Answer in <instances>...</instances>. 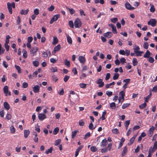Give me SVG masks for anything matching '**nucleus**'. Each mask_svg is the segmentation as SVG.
Wrapping results in <instances>:
<instances>
[{
	"label": "nucleus",
	"instance_id": "obj_10",
	"mask_svg": "<svg viewBox=\"0 0 157 157\" xmlns=\"http://www.w3.org/2000/svg\"><path fill=\"white\" fill-rule=\"evenodd\" d=\"M154 130L155 128L153 126H152L150 128L148 131V135L150 137H151L152 136Z\"/></svg>",
	"mask_w": 157,
	"mask_h": 157
},
{
	"label": "nucleus",
	"instance_id": "obj_1",
	"mask_svg": "<svg viewBox=\"0 0 157 157\" xmlns=\"http://www.w3.org/2000/svg\"><path fill=\"white\" fill-rule=\"evenodd\" d=\"M82 23L80 19L77 18L74 21V25L75 28H80L82 26Z\"/></svg>",
	"mask_w": 157,
	"mask_h": 157
},
{
	"label": "nucleus",
	"instance_id": "obj_13",
	"mask_svg": "<svg viewBox=\"0 0 157 157\" xmlns=\"http://www.w3.org/2000/svg\"><path fill=\"white\" fill-rule=\"evenodd\" d=\"M119 97H120V98H122L123 101L122 102H123L124 100V96H125V92H124L123 91H121L119 93Z\"/></svg>",
	"mask_w": 157,
	"mask_h": 157
},
{
	"label": "nucleus",
	"instance_id": "obj_54",
	"mask_svg": "<svg viewBox=\"0 0 157 157\" xmlns=\"http://www.w3.org/2000/svg\"><path fill=\"white\" fill-rule=\"evenodd\" d=\"M89 128L90 130H93L95 128L94 127L92 123L91 122L89 126Z\"/></svg>",
	"mask_w": 157,
	"mask_h": 157
},
{
	"label": "nucleus",
	"instance_id": "obj_48",
	"mask_svg": "<svg viewBox=\"0 0 157 157\" xmlns=\"http://www.w3.org/2000/svg\"><path fill=\"white\" fill-rule=\"evenodd\" d=\"M58 40L57 38L56 37H54L52 44L53 45H55L58 43Z\"/></svg>",
	"mask_w": 157,
	"mask_h": 157
},
{
	"label": "nucleus",
	"instance_id": "obj_47",
	"mask_svg": "<svg viewBox=\"0 0 157 157\" xmlns=\"http://www.w3.org/2000/svg\"><path fill=\"white\" fill-rule=\"evenodd\" d=\"M15 67L16 68V69L17 70L18 72L20 74L21 73V68L19 66L17 65H15Z\"/></svg>",
	"mask_w": 157,
	"mask_h": 157
},
{
	"label": "nucleus",
	"instance_id": "obj_4",
	"mask_svg": "<svg viewBox=\"0 0 157 157\" xmlns=\"http://www.w3.org/2000/svg\"><path fill=\"white\" fill-rule=\"evenodd\" d=\"M60 15L59 14H56L53 16L51 19L50 23L51 24H52L55 21H56L58 18L59 17Z\"/></svg>",
	"mask_w": 157,
	"mask_h": 157
},
{
	"label": "nucleus",
	"instance_id": "obj_27",
	"mask_svg": "<svg viewBox=\"0 0 157 157\" xmlns=\"http://www.w3.org/2000/svg\"><path fill=\"white\" fill-rule=\"evenodd\" d=\"M151 92L150 91V93L146 97L144 98L145 101V102H148V100L151 98Z\"/></svg>",
	"mask_w": 157,
	"mask_h": 157
},
{
	"label": "nucleus",
	"instance_id": "obj_19",
	"mask_svg": "<svg viewBox=\"0 0 157 157\" xmlns=\"http://www.w3.org/2000/svg\"><path fill=\"white\" fill-rule=\"evenodd\" d=\"M29 11V10L27 9L26 10H24L22 9L20 11V13L21 15H26L28 12Z\"/></svg>",
	"mask_w": 157,
	"mask_h": 157
},
{
	"label": "nucleus",
	"instance_id": "obj_29",
	"mask_svg": "<svg viewBox=\"0 0 157 157\" xmlns=\"http://www.w3.org/2000/svg\"><path fill=\"white\" fill-rule=\"evenodd\" d=\"M78 132V130H75L72 132V137L71 138L72 139H74L76 136V135Z\"/></svg>",
	"mask_w": 157,
	"mask_h": 157
},
{
	"label": "nucleus",
	"instance_id": "obj_36",
	"mask_svg": "<svg viewBox=\"0 0 157 157\" xmlns=\"http://www.w3.org/2000/svg\"><path fill=\"white\" fill-rule=\"evenodd\" d=\"M22 52H23V57L24 59H26L27 57V51L25 50H23Z\"/></svg>",
	"mask_w": 157,
	"mask_h": 157
},
{
	"label": "nucleus",
	"instance_id": "obj_51",
	"mask_svg": "<svg viewBox=\"0 0 157 157\" xmlns=\"http://www.w3.org/2000/svg\"><path fill=\"white\" fill-rule=\"evenodd\" d=\"M65 64L67 67H69L70 66V62L69 61L66 59L65 60Z\"/></svg>",
	"mask_w": 157,
	"mask_h": 157
},
{
	"label": "nucleus",
	"instance_id": "obj_63",
	"mask_svg": "<svg viewBox=\"0 0 157 157\" xmlns=\"http://www.w3.org/2000/svg\"><path fill=\"white\" fill-rule=\"evenodd\" d=\"M110 77V74L109 73H107L105 78V80L106 81H107L109 79Z\"/></svg>",
	"mask_w": 157,
	"mask_h": 157
},
{
	"label": "nucleus",
	"instance_id": "obj_41",
	"mask_svg": "<svg viewBox=\"0 0 157 157\" xmlns=\"http://www.w3.org/2000/svg\"><path fill=\"white\" fill-rule=\"evenodd\" d=\"M33 64L34 66L37 67L39 65V63L38 61L35 60L33 62Z\"/></svg>",
	"mask_w": 157,
	"mask_h": 157
},
{
	"label": "nucleus",
	"instance_id": "obj_23",
	"mask_svg": "<svg viewBox=\"0 0 157 157\" xmlns=\"http://www.w3.org/2000/svg\"><path fill=\"white\" fill-rule=\"evenodd\" d=\"M66 8L67 10H69V12L71 15H72L75 12V10H74L73 8L70 9L67 7H66Z\"/></svg>",
	"mask_w": 157,
	"mask_h": 157
},
{
	"label": "nucleus",
	"instance_id": "obj_30",
	"mask_svg": "<svg viewBox=\"0 0 157 157\" xmlns=\"http://www.w3.org/2000/svg\"><path fill=\"white\" fill-rule=\"evenodd\" d=\"M109 106L112 109H115L116 107V105L115 103V102H113L110 103L109 105Z\"/></svg>",
	"mask_w": 157,
	"mask_h": 157
},
{
	"label": "nucleus",
	"instance_id": "obj_62",
	"mask_svg": "<svg viewBox=\"0 0 157 157\" xmlns=\"http://www.w3.org/2000/svg\"><path fill=\"white\" fill-rule=\"evenodd\" d=\"M34 14L37 15L39 14V10L38 9H35L34 10Z\"/></svg>",
	"mask_w": 157,
	"mask_h": 157
},
{
	"label": "nucleus",
	"instance_id": "obj_42",
	"mask_svg": "<svg viewBox=\"0 0 157 157\" xmlns=\"http://www.w3.org/2000/svg\"><path fill=\"white\" fill-rule=\"evenodd\" d=\"M147 105V104L145 102L143 104H141V105H139V108L141 109H143L146 107Z\"/></svg>",
	"mask_w": 157,
	"mask_h": 157
},
{
	"label": "nucleus",
	"instance_id": "obj_2",
	"mask_svg": "<svg viewBox=\"0 0 157 157\" xmlns=\"http://www.w3.org/2000/svg\"><path fill=\"white\" fill-rule=\"evenodd\" d=\"M156 21L155 19H151L147 22V24L149 25H151L152 27H154L156 24Z\"/></svg>",
	"mask_w": 157,
	"mask_h": 157
},
{
	"label": "nucleus",
	"instance_id": "obj_50",
	"mask_svg": "<svg viewBox=\"0 0 157 157\" xmlns=\"http://www.w3.org/2000/svg\"><path fill=\"white\" fill-rule=\"evenodd\" d=\"M133 49L134 50V53H135L136 51H139L140 50V48L138 46L136 45L135 47Z\"/></svg>",
	"mask_w": 157,
	"mask_h": 157
},
{
	"label": "nucleus",
	"instance_id": "obj_43",
	"mask_svg": "<svg viewBox=\"0 0 157 157\" xmlns=\"http://www.w3.org/2000/svg\"><path fill=\"white\" fill-rule=\"evenodd\" d=\"M130 79L129 78H127L124 79L123 80V82L125 83V84L127 85L130 82Z\"/></svg>",
	"mask_w": 157,
	"mask_h": 157
},
{
	"label": "nucleus",
	"instance_id": "obj_6",
	"mask_svg": "<svg viewBox=\"0 0 157 157\" xmlns=\"http://www.w3.org/2000/svg\"><path fill=\"white\" fill-rule=\"evenodd\" d=\"M125 8L128 10H131L134 9V7L132 6L129 3L127 2L125 4Z\"/></svg>",
	"mask_w": 157,
	"mask_h": 157
},
{
	"label": "nucleus",
	"instance_id": "obj_56",
	"mask_svg": "<svg viewBox=\"0 0 157 157\" xmlns=\"http://www.w3.org/2000/svg\"><path fill=\"white\" fill-rule=\"evenodd\" d=\"M55 9L54 6L53 5H51L50 7L48 8V10L50 11H52Z\"/></svg>",
	"mask_w": 157,
	"mask_h": 157
},
{
	"label": "nucleus",
	"instance_id": "obj_3",
	"mask_svg": "<svg viewBox=\"0 0 157 157\" xmlns=\"http://www.w3.org/2000/svg\"><path fill=\"white\" fill-rule=\"evenodd\" d=\"M41 86V84L40 86L38 85H35L33 87V91L35 93H38L39 92L40 87Z\"/></svg>",
	"mask_w": 157,
	"mask_h": 157
},
{
	"label": "nucleus",
	"instance_id": "obj_24",
	"mask_svg": "<svg viewBox=\"0 0 157 157\" xmlns=\"http://www.w3.org/2000/svg\"><path fill=\"white\" fill-rule=\"evenodd\" d=\"M106 114V110H105L104 111L102 112V115L101 117H100V119L102 121L105 120V116Z\"/></svg>",
	"mask_w": 157,
	"mask_h": 157
},
{
	"label": "nucleus",
	"instance_id": "obj_44",
	"mask_svg": "<svg viewBox=\"0 0 157 157\" xmlns=\"http://www.w3.org/2000/svg\"><path fill=\"white\" fill-rule=\"evenodd\" d=\"M91 135V134L90 132H88L85 135V136L84 137V139L85 140L87 138L90 137Z\"/></svg>",
	"mask_w": 157,
	"mask_h": 157
},
{
	"label": "nucleus",
	"instance_id": "obj_5",
	"mask_svg": "<svg viewBox=\"0 0 157 157\" xmlns=\"http://www.w3.org/2000/svg\"><path fill=\"white\" fill-rule=\"evenodd\" d=\"M38 118L40 121H43L46 118V117L44 113H39L38 115Z\"/></svg>",
	"mask_w": 157,
	"mask_h": 157
},
{
	"label": "nucleus",
	"instance_id": "obj_21",
	"mask_svg": "<svg viewBox=\"0 0 157 157\" xmlns=\"http://www.w3.org/2000/svg\"><path fill=\"white\" fill-rule=\"evenodd\" d=\"M156 149H157V140L154 143L153 147L151 151L152 152H154Z\"/></svg>",
	"mask_w": 157,
	"mask_h": 157
},
{
	"label": "nucleus",
	"instance_id": "obj_38",
	"mask_svg": "<svg viewBox=\"0 0 157 157\" xmlns=\"http://www.w3.org/2000/svg\"><path fill=\"white\" fill-rule=\"evenodd\" d=\"M118 130L117 128H114L112 130V131L113 133L115 134H117L119 133V132L118 131Z\"/></svg>",
	"mask_w": 157,
	"mask_h": 157
},
{
	"label": "nucleus",
	"instance_id": "obj_45",
	"mask_svg": "<svg viewBox=\"0 0 157 157\" xmlns=\"http://www.w3.org/2000/svg\"><path fill=\"white\" fill-rule=\"evenodd\" d=\"M148 61L151 63H153L154 61V58L151 57H150L147 59Z\"/></svg>",
	"mask_w": 157,
	"mask_h": 157
},
{
	"label": "nucleus",
	"instance_id": "obj_39",
	"mask_svg": "<svg viewBox=\"0 0 157 157\" xmlns=\"http://www.w3.org/2000/svg\"><path fill=\"white\" fill-rule=\"evenodd\" d=\"M132 63L134 66H136L137 65L138 63V62L137 61V59L136 58H134L133 59Z\"/></svg>",
	"mask_w": 157,
	"mask_h": 157
},
{
	"label": "nucleus",
	"instance_id": "obj_9",
	"mask_svg": "<svg viewBox=\"0 0 157 157\" xmlns=\"http://www.w3.org/2000/svg\"><path fill=\"white\" fill-rule=\"evenodd\" d=\"M102 79L101 78H99L98 79L97 82V84L99 85L98 87H103L104 85V84L103 82H102Z\"/></svg>",
	"mask_w": 157,
	"mask_h": 157
},
{
	"label": "nucleus",
	"instance_id": "obj_22",
	"mask_svg": "<svg viewBox=\"0 0 157 157\" xmlns=\"http://www.w3.org/2000/svg\"><path fill=\"white\" fill-rule=\"evenodd\" d=\"M136 136V135H135L130 139L129 141L130 142V144H129V143L128 144V145H131L133 143Z\"/></svg>",
	"mask_w": 157,
	"mask_h": 157
},
{
	"label": "nucleus",
	"instance_id": "obj_35",
	"mask_svg": "<svg viewBox=\"0 0 157 157\" xmlns=\"http://www.w3.org/2000/svg\"><path fill=\"white\" fill-rule=\"evenodd\" d=\"M119 74L117 73H115L113 77V79L114 80H117L118 79L119 77Z\"/></svg>",
	"mask_w": 157,
	"mask_h": 157
},
{
	"label": "nucleus",
	"instance_id": "obj_7",
	"mask_svg": "<svg viewBox=\"0 0 157 157\" xmlns=\"http://www.w3.org/2000/svg\"><path fill=\"white\" fill-rule=\"evenodd\" d=\"M78 59L80 62L84 64L85 63L86 59L85 57L82 56H79Z\"/></svg>",
	"mask_w": 157,
	"mask_h": 157
},
{
	"label": "nucleus",
	"instance_id": "obj_46",
	"mask_svg": "<svg viewBox=\"0 0 157 157\" xmlns=\"http://www.w3.org/2000/svg\"><path fill=\"white\" fill-rule=\"evenodd\" d=\"M149 44L147 42H144L143 45V47L145 49H147Z\"/></svg>",
	"mask_w": 157,
	"mask_h": 157
},
{
	"label": "nucleus",
	"instance_id": "obj_16",
	"mask_svg": "<svg viewBox=\"0 0 157 157\" xmlns=\"http://www.w3.org/2000/svg\"><path fill=\"white\" fill-rule=\"evenodd\" d=\"M3 105L5 109L7 110H8L10 109V106L8 103L6 102L5 101L4 102Z\"/></svg>",
	"mask_w": 157,
	"mask_h": 157
},
{
	"label": "nucleus",
	"instance_id": "obj_37",
	"mask_svg": "<svg viewBox=\"0 0 157 157\" xmlns=\"http://www.w3.org/2000/svg\"><path fill=\"white\" fill-rule=\"evenodd\" d=\"M59 131V128L58 127L56 128L53 131V134L54 135H56L57 134Z\"/></svg>",
	"mask_w": 157,
	"mask_h": 157
},
{
	"label": "nucleus",
	"instance_id": "obj_33",
	"mask_svg": "<svg viewBox=\"0 0 157 157\" xmlns=\"http://www.w3.org/2000/svg\"><path fill=\"white\" fill-rule=\"evenodd\" d=\"M50 70L52 72H57L58 71V69L57 67H52L50 68Z\"/></svg>",
	"mask_w": 157,
	"mask_h": 157
},
{
	"label": "nucleus",
	"instance_id": "obj_18",
	"mask_svg": "<svg viewBox=\"0 0 157 157\" xmlns=\"http://www.w3.org/2000/svg\"><path fill=\"white\" fill-rule=\"evenodd\" d=\"M33 135L34 136L33 140L35 142L37 143L38 141V137H37V134L36 132H33Z\"/></svg>",
	"mask_w": 157,
	"mask_h": 157
},
{
	"label": "nucleus",
	"instance_id": "obj_12",
	"mask_svg": "<svg viewBox=\"0 0 157 157\" xmlns=\"http://www.w3.org/2000/svg\"><path fill=\"white\" fill-rule=\"evenodd\" d=\"M103 35L105 37H107L108 38H110L112 36V33L111 32H108L104 33Z\"/></svg>",
	"mask_w": 157,
	"mask_h": 157
},
{
	"label": "nucleus",
	"instance_id": "obj_34",
	"mask_svg": "<svg viewBox=\"0 0 157 157\" xmlns=\"http://www.w3.org/2000/svg\"><path fill=\"white\" fill-rule=\"evenodd\" d=\"M10 132L12 134L14 133L15 132V129L14 126L12 125L10 127Z\"/></svg>",
	"mask_w": 157,
	"mask_h": 157
},
{
	"label": "nucleus",
	"instance_id": "obj_14",
	"mask_svg": "<svg viewBox=\"0 0 157 157\" xmlns=\"http://www.w3.org/2000/svg\"><path fill=\"white\" fill-rule=\"evenodd\" d=\"M7 8L8 9L9 12L10 14H12L13 12V10L11 7V4L8 2L7 3Z\"/></svg>",
	"mask_w": 157,
	"mask_h": 157
},
{
	"label": "nucleus",
	"instance_id": "obj_11",
	"mask_svg": "<svg viewBox=\"0 0 157 157\" xmlns=\"http://www.w3.org/2000/svg\"><path fill=\"white\" fill-rule=\"evenodd\" d=\"M4 93L5 94L6 96H7L9 91V87L7 86H4L3 88Z\"/></svg>",
	"mask_w": 157,
	"mask_h": 157
},
{
	"label": "nucleus",
	"instance_id": "obj_28",
	"mask_svg": "<svg viewBox=\"0 0 157 157\" xmlns=\"http://www.w3.org/2000/svg\"><path fill=\"white\" fill-rule=\"evenodd\" d=\"M67 40L68 43L69 44H72V40L71 37L68 35H67Z\"/></svg>",
	"mask_w": 157,
	"mask_h": 157
},
{
	"label": "nucleus",
	"instance_id": "obj_20",
	"mask_svg": "<svg viewBox=\"0 0 157 157\" xmlns=\"http://www.w3.org/2000/svg\"><path fill=\"white\" fill-rule=\"evenodd\" d=\"M127 151H128V150H127V147L126 146H125L124 148V149L122 151V153L121 154V156L122 157L124 156L125 155L126 153L127 152Z\"/></svg>",
	"mask_w": 157,
	"mask_h": 157
},
{
	"label": "nucleus",
	"instance_id": "obj_15",
	"mask_svg": "<svg viewBox=\"0 0 157 157\" xmlns=\"http://www.w3.org/2000/svg\"><path fill=\"white\" fill-rule=\"evenodd\" d=\"M24 137L25 138H27L29 135L30 132L29 130H24Z\"/></svg>",
	"mask_w": 157,
	"mask_h": 157
},
{
	"label": "nucleus",
	"instance_id": "obj_52",
	"mask_svg": "<svg viewBox=\"0 0 157 157\" xmlns=\"http://www.w3.org/2000/svg\"><path fill=\"white\" fill-rule=\"evenodd\" d=\"M61 48V46L60 44H58L57 46H55L54 49L57 52L59 51Z\"/></svg>",
	"mask_w": 157,
	"mask_h": 157
},
{
	"label": "nucleus",
	"instance_id": "obj_60",
	"mask_svg": "<svg viewBox=\"0 0 157 157\" xmlns=\"http://www.w3.org/2000/svg\"><path fill=\"white\" fill-rule=\"evenodd\" d=\"M69 25L70 27L71 28H73L74 27L73 22L72 21H70L69 22Z\"/></svg>",
	"mask_w": 157,
	"mask_h": 157
},
{
	"label": "nucleus",
	"instance_id": "obj_59",
	"mask_svg": "<svg viewBox=\"0 0 157 157\" xmlns=\"http://www.w3.org/2000/svg\"><path fill=\"white\" fill-rule=\"evenodd\" d=\"M11 115L10 114L7 113V114H6V118L8 120H9L11 118Z\"/></svg>",
	"mask_w": 157,
	"mask_h": 157
},
{
	"label": "nucleus",
	"instance_id": "obj_61",
	"mask_svg": "<svg viewBox=\"0 0 157 157\" xmlns=\"http://www.w3.org/2000/svg\"><path fill=\"white\" fill-rule=\"evenodd\" d=\"M61 142V140L59 139L56 140L55 142V145L57 146Z\"/></svg>",
	"mask_w": 157,
	"mask_h": 157
},
{
	"label": "nucleus",
	"instance_id": "obj_64",
	"mask_svg": "<svg viewBox=\"0 0 157 157\" xmlns=\"http://www.w3.org/2000/svg\"><path fill=\"white\" fill-rule=\"evenodd\" d=\"M152 91L154 92H157V85L153 88Z\"/></svg>",
	"mask_w": 157,
	"mask_h": 157
},
{
	"label": "nucleus",
	"instance_id": "obj_26",
	"mask_svg": "<svg viewBox=\"0 0 157 157\" xmlns=\"http://www.w3.org/2000/svg\"><path fill=\"white\" fill-rule=\"evenodd\" d=\"M150 6H151V8L150 9V11L151 12L154 13L155 11V9L154 6L153 4H150Z\"/></svg>",
	"mask_w": 157,
	"mask_h": 157
},
{
	"label": "nucleus",
	"instance_id": "obj_32",
	"mask_svg": "<svg viewBox=\"0 0 157 157\" xmlns=\"http://www.w3.org/2000/svg\"><path fill=\"white\" fill-rule=\"evenodd\" d=\"M144 53L143 51H136L135 53L136 55V56H141L142 55V54Z\"/></svg>",
	"mask_w": 157,
	"mask_h": 157
},
{
	"label": "nucleus",
	"instance_id": "obj_57",
	"mask_svg": "<svg viewBox=\"0 0 157 157\" xmlns=\"http://www.w3.org/2000/svg\"><path fill=\"white\" fill-rule=\"evenodd\" d=\"M111 21L113 23H115L118 21V19L117 17H114L111 19Z\"/></svg>",
	"mask_w": 157,
	"mask_h": 157
},
{
	"label": "nucleus",
	"instance_id": "obj_40",
	"mask_svg": "<svg viewBox=\"0 0 157 157\" xmlns=\"http://www.w3.org/2000/svg\"><path fill=\"white\" fill-rule=\"evenodd\" d=\"M52 80L55 82H57L58 80L57 77L55 75L52 76Z\"/></svg>",
	"mask_w": 157,
	"mask_h": 157
},
{
	"label": "nucleus",
	"instance_id": "obj_49",
	"mask_svg": "<svg viewBox=\"0 0 157 157\" xmlns=\"http://www.w3.org/2000/svg\"><path fill=\"white\" fill-rule=\"evenodd\" d=\"M53 150L52 147H51L49 149H48L46 151L45 153L46 154H48L49 153H51L52 152Z\"/></svg>",
	"mask_w": 157,
	"mask_h": 157
},
{
	"label": "nucleus",
	"instance_id": "obj_53",
	"mask_svg": "<svg viewBox=\"0 0 157 157\" xmlns=\"http://www.w3.org/2000/svg\"><path fill=\"white\" fill-rule=\"evenodd\" d=\"M90 150L92 152H95L97 150V148L95 147L92 146L90 147Z\"/></svg>",
	"mask_w": 157,
	"mask_h": 157
},
{
	"label": "nucleus",
	"instance_id": "obj_55",
	"mask_svg": "<svg viewBox=\"0 0 157 157\" xmlns=\"http://www.w3.org/2000/svg\"><path fill=\"white\" fill-rule=\"evenodd\" d=\"M43 56L44 58H46L48 56V53L47 52L43 51L42 52Z\"/></svg>",
	"mask_w": 157,
	"mask_h": 157
},
{
	"label": "nucleus",
	"instance_id": "obj_25",
	"mask_svg": "<svg viewBox=\"0 0 157 157\" xmlns=\"http://www.w3.org/2000/svg\"><path fill=\"white\" fill-rule=\"evenodd\" d=\"M107 141L105 139L102 140L101 143V146L103 147H105L106 145Z\"/></svg>",
	"mask_w": 157,
	"mask_h": 157
},
{
	"label": "nucleus",
	"instance_id": "obj_8",
	"mask_svg": "<svg viewBox=\"0 0 157 157\" xmlns=\"http://www.w3.org/2000/svg\"><path fill=\"white\" fill-rule=\"evenodd\" d=\"M38 50V48L36 47H33L30 50V52L31 54H33V56L34 55Z\"/></svg>",
	"mask_w": 157,
	"mask_h": 157
},
{
	"label": "nucleus",
	"instance_id": "obj_58",
	"mask_svg": "<svg viewBox=\"0 0 157 157\" xmlns=\"http://www.w3.org/2000/svg\"><path fill=\"white\" fill-rule=\"evenodd\" d=\"M70 78V76L68 75H65L63 81L65 82H66Z\"/></svg>",
	"mask_w": 157,
	"mask_h": 157
},
{
	"label": "nucleus",
	"instance_id": "obj_17",
	"mask_svg": "<svg viewBox=\"0 0 157 157\" xmlns=\"http://www.w3.org/2000/svg\"><path fill=\"white\" fill-rule=\"evenodd\" d=\"M151 53L150 52L147 50L146 51V53L144 55V57L145 58H148L150 57Z\"/></svg>",
	"mask_w": 157,
	"mask_h": 157
},
{
	"label": "nucleus",
	"instance_id": "obj_31",
	"mask_svg": "<svg viewBox=\"0 0 157 157\" xmlns=\"http://www.w3.org/2000/svg\"><path fill=\"white\" fill-rule=\"evenodd\" d=\"M131 104L130 103H124L123 104V105L122 106V108L124 109L128 107Z\"/></svg>",
	"mask_w": 157,
	"mask_h": 157
}]
</instances>
